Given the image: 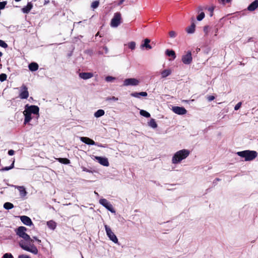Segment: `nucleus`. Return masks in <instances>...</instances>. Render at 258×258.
Here are the masks:
<instances>
[{
  "instance_id": "nucleus-51",
  "label": "nucleus",
  "mask_w": 258,
  "mask_h": 258,
  "mask_svg": "<svg viewBox=\"0 0 258 258\" xmlns=\"http://www.w3.org/2000/svg\"><path fill=\"white\" fill-rule=\"evenodd\" d=\"M82 169H83V171H86L87 172H92V171L91 170H89L88 169H87V168L84 167H82Z\"/></svg>"
},
{
  "instance_id": "nucleus-2",
  "label": "nucleus",
  "mask_w": 258,
  "mask_h": 258,
  "mask_svg": "<svg viewBox=\"0 0 258 258\" xmlns=\"http://www.w3.org/2000/svg\"><path fill=\"white\" fill-rule=\"evenodd\" d=\"M190 151L187 149H182L176 152L172 158V163L174 164L180 163L189 155Z\"/></svg>"
},
{
  "instance_id": "nucleus-24",
  "label": "nucleus",
  "mask_w": 258,
  "mask_h": 258,
  "mask_svg": "<svg viewBox=\"0 0 258 258\" xmlns=\"http://www.w3.org/2000/svg\"><path fill=\"white\" fill-rule=\"evenodd\" d=\"M29 69L32 71L34 72L38 69L39 66L36 62H31L29 64Z\"/></svg>"
},
{
  "instance_id": "nucleus-40",
  "label": "nucleus",
  "mask_w": 258,
  "mask_h": 258,
  "mask_svg": "<svg viewBox=\"0 0 258 258\" xmlns=\"http://www.w3.org/2000/svg\"><path fill=\"white\" fill-rule=\"evenodd\" d=\"M103 49L104 50V52L99 51H98L99 54H103L104 53L107 54L108 52V49L106 46H103Z\"/></svg>"
},
{
  "instance_id": "nucleus-15",
  "label": "nucleus",
  "mask_w": 258,
  "mask_h": 258,
  "mask_svg": "<svg viewBox=\"0 0 258 258\" xmlns=\"http://www.w3.org/2000/svg\"><path fill=\"white\" fill-rule=\"evenodd\" d=\"M150 40L148 38L144 39V42L141 45V48L144 49L145 48L147 50H149L152 48V46L149 44Z\"/></svg>"
},
{
  "instance_id": "nucleus-34",
  "label": "nucleus",
  "mask_w": 258,
  "mask_h": 258,
  "mask_svg": "<svg viewBox=\"0 0 258 258\" xmlns=\"http://www.w3.org/2000/svg\"><path fill=\"white\" fill-rule=\"evenodd\" d=\"M128 47L131 50H134L136 47V43L134 41L130 42L128 43Z\"/></svg>"
},
{
  "instance_id": "nucleus-54",
  "label": "nucleus",
  "mask_w": 258,
  "mask_h": 258,
  "mask_svg": "<svg viewBox=\"0 0 258 258\" xmlns=\"http://www.w3.org/2000/svg\"><path fill=\"white\" fill-rule=\"evenodd\" d=\"M253 41V38L252 37H250L248 39V40L246 41V42H244V43H246L247 42H250V41Z\"/></svg>"
},
{
  "instance_id": "nucleus-35",
  "label": "nucleus",
  "mask_w": 258,
  "mask_h": 258,
  "mask_svg": "<svg viewBox=\"0 0 258 258\" xmlns=\"http://www.w3.org/2000/svg\"><path fill=\"white\" fill-rule=\"evenodd\" d=\"M14 162H15V161L14 160L13 161V163H12V164L10 166L5 167L3 168L2 170H3V171H8L9 170H10V169L13 168H14Z\"/></svg>"
},
{
  "instance_id": "nucleus-59",
  "label": "nucleus",
  "mask_w": 258,
  "mask_h": 258,
  "mask_svg": "<svg viewBox=\"0 0 258 258\" xmlns=\"http://www.w3.org/2000/svg\"><path fill=\"white\" fill-rule=\"evenodd\" d=\"M231 0H226V3H229L230 2Z\"/></svg>"
},
{
  "instance_id": "nucleus-18",
  "label": "nucleus",
  "mask_w": 258,
  "mask_h": 258,
  "mask_svg": "<svg viewBox=\"0 0 258 258\" xmlns=\"http://www.w3.org/2000/svg\"><path fill=\"white\" fill-rule=\"evenodd\" d=\"M80 140L83 143L87 144V145H95V142L92 139L88 138V137H81Z\"/></svg>"
},
{
  "instance_id": "nucleus-52",
  "label": "nucleus",
  "mask_w": 258,
  "mask_h": 258,
  "mask_svg": "<svg viewBox=\"0 0 258 258\" xmlns=\"http://www.w3.org/2000/svg\"><path fill=\"white\" fill-rule=\"evenodd\" d=\"M219 4L225 5L226 3V0H218Z\"/></svg>"
},
{
  "instance_id": "nucleus-21",
  "label": "nucleus",
  "mask_w": 258,
  "mask_h": 258,
  "mask_svg": "<svg viewBox=\"0 0 258 258\" xmlns=\"http://www.w3.org/2000/svg\"><path fill=\"white\" fill-rule=\"evenodd\" d=\"M196 25L195 22L191 23L190 26L186 27V31L188 34H192L195 31Z\"/></svg>"
},
{
  "instance_id": "nucleus-5",
  "label": "nucleus",
  "mask_w": 258,
  "mask_h": 258,
  "mask_svg": "<svg viewBox=\"0 0 258 258\" xmlns=\"http://www.w3.org/2000/svg\"><path fill=\"white\" fill-rule=\"evenodd\" d=\"M105 228L106 232L107 235L109 239L113 242L117 243L118 242V239L114 233L112 231L111 228L107 225H105Z\"/></svg>"
},
{
  "instance_id": "nucleus-43",
  "label": "nucleus",
  "mask_w": 258,
  "mask_h": 258,
  "mask_svg": "<svg viewBox=\"0 0 258 258\" xmlns=\"http://www.w3.org/2000/svg\"><path fill=\"white\" fill-rule=\"evenodd\" d=\"M115 78L111 76H107L105 78V81L108 82H112L114 80Z\"/></svg>"
},
{
  "instance_id": "nucleus-60",
  "label": "nucleus",
  "mask_w": 258,
  "mask_h": 258,
  "mask_svg": "<svg viewBox=\"0 0 258 258\" xmlns=\"http://www.w3.org/2000/svg\"><path fill=\"white\" fill-rule=\"evenodd\" d=\"M99 32H97V33L96 34V37L99 35Z\"/></svg>"
},
{
  "instance_id": "nucleus-16",
  "label": "nucleus",
  "mask_w": 258,
  "mask_h": 258,
  "mask_svg": "<svg viewBox=\"0 0 258 258\" xmlns=\"http://www.w3.org/2000/svg\"><path fill=\"white\" fill-rule=\"evenodd\" d=\"M96 159L97 160V161L100 164L104 166H108L109 165V162L106 158L102 157H96Z\"/></svg>"
},
{
  "instance_id": "nucleus-36",
  "label": "nucleus",
  "mask_w": 258,
  "mask_h": 258,
  "mask_svg": "<svg viewBox=\"0 0 258 258\" xmlns=\"http://www.w3.org/2000/svg\"><path fill=\"white\" fill-rule=\"evenodd\" d=\"M99 3L97 1H94L91 4V7L93 9H96L99 6Z\"/></svg>"
},
{
  "instance_id": "nucleus-41",
  "label": "nucleus",
  "mask_w": 258,
  "mask_h": 258,
  "mask_svg": "<svg viewBox=\"0 0 258 258\" xmlns=\"http://www.w3.org/2000/svg\"><path fill=\"white\" fill-rule=\"evenodd\" d=\"M106 101H110V100H113V101H117L118 100V98L117 97H115V96H112V97H108L106 98Z\"/></svg>"
},
{
  "instance_id": "nucleus-37",
  "label": "nucleus",
  "mask_w": 258,
  "mask_h": 258,
  "mask_svg": "<svg viewBox=\"0 0 258 258\" xmlns=\"http://www.w3.org/2000/svg\"><path fill=\"white\" fill-rule=\"evenodd\" d=\"M7 76L6 74H1L0 75V81L1 82H4L7 80Z\"/></svg>"
},
{
  "instance_id": "nucleus-55",
  "label": "nucleus",
  "mask_w": 258,
  "mask_h": 258,
  "mask_svg": "<svg viewBox=\"0 0 258 258\" xmlns=\"http://www.w3.org/2000/svg\"><path fill=\"white\" fill-rule=\"evenodd\" d=\"M213 31L215 32V35L216 36L217 35L216 33L218 32V29L216 27H215Z\"/></svg>"
},
{
  "instance_id": "nucleus-14",
  "label": "nucleus",
  "mask_w": 258,
  "mask_h": 258,
  "mask_svg": "<svg viewBox=\"0 0 258 258\" xmlns=\"http://www.w3.org/2000/svg\"><path fill=\"white\" fill-rule=\"evenodd\" d=\"M165 55L170 57V60H173L176 58V54L175 51L172 49H166L165 51Z\"/></svg>"
},
{
  "instance_id": "nucleus-17",
  "label": "nucleus",
  "mask_w": 258,
  "mask_h": 258,
  "mask_svg": "<svg viewBox=\"0 0 258 258\" xmlns=\"http://www.w3.org/2000/svg\"><path fill=\"white\" fill-rule=\"evenodd\" d=\"M258 8V0H255L252 2L247 7L248 11L252 12Z\"/></svg>"
},
{
  "instance_id": "nucleus-7",
  "label": "nucleus",
  "mask_w": 258,
  "mask_h": 258,
  "mask_svg": "<svg viewBox=\"0 0 258 258\" xmlns=\"http://www.w3.org/2000/svg\"><path fill=\"white\" fill-rule=\"evenodd\" d=\"M140 81L135 78L126 79L123 81V86H137L139 84Z\"/></svg>"
},
{
  "instance_id": "nucleus-61",
  "label": "nucleus",
  "mask_w": 258,
  "mask_h": 258,
  "mask_svg": "<svg viewBox=\"0 0 258 258\" xmlns=\"http://www.w3.org/2000/svg\"><path fill=\"white\" fill-rule=\"evenodd\" d=\"M16 2H20L21 1V0H15Z\"/></svg>"
},
{
  "instance_id": "nucleus-13",
  "label": "nucleus",
  "mask_w": 258,
  "mask_h": 258,
  "mask_svg": "<svg viewBox=\"0 0 258 258\" xmlns=\"http://www.w3.org/2000/svg\"><path fill=\"white\" fill-rule=\"evenodd\" d=\"M20 220L24 224L27 226H31L33 225V222L31 219L27 216H20Z\"/></svg>"
},
{
  "instance_id": "nucleus-58",
  "label": "nucleus",
  "mask_w": 258,
  "mask_h": 258,
  "mask_svg": "<svg viewBox=\"0 0 258 258\" xmlns=\"http://www.w3.org/2000/svg\"><path fill=\"white\" fill-rule=\"evenodd\" d=\"M38 243H40L41 242V240L38 239H36V240Z\"/></svg>"
},
{
  "instance_id": "nucleus-42",
  "label": "nucleus",
  "mask_w": 258,
  "mask_h": 258,
  "mask_svg": "<svg viewBox=\"0 0 258 258\" xmlns=\"http://www.w3.org/2000/svg\"><path fill=\"white\" fill-rule=\"evenodd\" d=\"M7 4V1H3L2 2H0V10H3V9H5Z\"/></svg>"
},
{
  "instance_id": "nucleus-9",
  "label": "nucleus",
  "mask_w": 258,
  "mask_h": 258,
  "mask_svg": "<svg viewBox=\"0 0 258 258\" xmlns=\"http://www.w3.org/2000/svg\"><path fill=\"white\" fill-rule=\"evenodd\" d=\"M21 91L19 94V97L21 99H27L29 97V92L27 86L23 84L21 87Z\"/></svg>"
},
{
  "instance_id": "nucleus-31",
  "label": "nucleus",
  "mask_w": 258,
  "mask_h": 258,
  "mask_svg": "<svg viewBox=\"0 0 258 258\" xmlns=\"http://www.w3.org/2000/svg\"><path fill=\"white\" fill-rule=\"evenodd\" d=\"M171 71L169 69H166L162 71V78H165L170 75Z\"/></svg>"
},
{
  "instance_id": "nucleus-62",
  "label": "nucleus",
  "mask_w": 258,
  "mask_h": 258,
  "mask_svg": "<svg viewBox=\"0 0 258 258\" xmlns=\"http://www.w3.org/2000/svg\"><path fill=\"white\" fill-rule=\"evenodd\" d=\"M36 239H37L36 237H34V239L36 240Z\"/></svg>"
},
{
  "instance_id": "nucleus-47",
  "label": "nucleus",
  "mask_w": 258,
  "mask_h": 258,
  "mask_svg": "<svg viewBox=\"0 0 258 258\" xmlns=\"http://www.w3.org/2000/svg\"><path fill=\"white\" fill-rule=\"evenodd\" d=\"M242 103L241 102H238L234 107L235 110H238L241 107Z\"/></svg>"
},
{
  "instance_id": "nucleus-46",
  "label": "nucleus",
  "mask_w": 258,
  "mask_h": 258,
  "mask_svg": "<svg viewBox=\"0 0 258 258\" xmlns=\"http://www.w3.org/2000/svg\"><path fill=\"white\" fill-rule=\"evenodd\" d=\"M169 35L171 38H175L176 36V34L174 31H171L169 32Z\"/></svg>"
},
{
  "instance_id": "nucleus-6",
  "label": "nucleus",
  "mask_w": 258,
  "mask_h": 258,
  "mask_svg": "<svg viewBox=\"0 0 258 258\" xmlns=\"http://www.w3.org/2000/svg\"><path fill=\"white\" fill-rule=\"evenodd\" d=\"M99 203L105 207L108 210L112 213L115 212V211L112 205L105 199H101L99 200Z\"/></svg>"
},
{
  "instance_id": "nucleus-44",
  "label": "nucleus",
  "mask_w": 258,
  "mask_h": 258,
  "mask_svg": "<svg viewBox=\"0 0 258 258\" xmlns=\"http://www.w3.org/2000/svg\"><path fill=\"white\" fill-rule=\"evenodd\" d=\"M208 11L210 12V16L212 17L213 15V12L214 10V8L213 7H211L208 8Z\"/></svg>"
},
{
  "instance_id": "nucleus-10",
  "label": "nucleus",
  "mask_w": 258,
  "mask_h": 258,
  "mask_svg": "<svg viewBox=\"0 0 258 258\" xmlns=\"http://www.w3.org/2000/svg\"><path fill=\"white\" fill-rule=\"evenodd\" d=\"M172 110L178 115H183L186 113L187 110L183 107L172 106Z\"/></svg>"
},
{
  "instance_id": "nucleus-26",
  "label": "nucleus",
  "mask_w": 258,
  "mask_h": 258,
  "mask_svg": "<svg viewBox=\"0 0 258 258\" xmlns=\"http://www.w3.org/2000/svg\"><path fill=\"white\" fill-rule=\"evenodd\" d=\"M59 163L64 164H69L70 163V160L67 158H58L56 159Z\"/></svg>"
},
{
  "instance_id": "nucleus-28",
  "label": "nucleus",
  "mask_w": 258,
  "mask_h": 258,
  "mask_svg": "<svg viewBox=\"0 0 258 258\" xmlns=\"http://www.w3.org/2000/svg\"><path fill=\"white\" fill-rule=\"evenodd\" d=\"M105 114V112L102 109H99L94 114V116L96 117H101Z\"/></svg>"
},
{
  "instance_id": "nucleus-32",
  "label": "nucleus",
  "mask_w": 258,
  "mask_h": 258,
  "mask_svg": "<svg viewBox=\"0 0 258 258\" xmlns=\"http://www.w3.org/2000/svg\"><path fill=\"white\" fill-rule=\"evenodd\" d=\"M149 125L153 128H156L157 126V124L154 119H151L148 122Z\"/></svg>"
},
{
  "instance_id": "nucleus-12",
  "label": "nucleus",
  "mask_w": 258,
  "mask_h": 258,
  "mask_svg": "<svg viewBox=\"0 0 258 258\" xmlns=\"http://www.w3.org/2000/svg\"><path fill=\"white\" fill-rule=\"evenodd\" d=\"M205 9H207V8H205ZM204 9V8L202 7V6H199L198 8L197 12L199 14L197 17V19L199 21H202L205 16L204 12H202Z\"/></svg>"
},
{
  "instance_id": "nucleus-19",
  "label": "nucleus",
  "mask_w": 258,
  "mask_h": 258,
  "mask_svg": "<svg viewBox=\"0 0 258 258\" xmlns=\"http://www.w3.org/2000/svg\"><path fill=\"white\" fill-rule=\"evenodd\" d=\"M79 77L84 80H87L90 79L93 77V74L92 73H80L79 74Z\"/></svg>"
},
{
  "instance_id": "nucleus-25",
  "label": "nucleus",
  "mask_w": 258,
  "mask_h": 258,
  "mask_svg": "<svg viewBox=\"0 0 258 258\" xmlns=\"http://www.w3.org/2000/svg\"><path fill=\"white\" fill-rule=\"evenodd\" d=\"M47 226L52 230H54L56 227V223L53 220H50L47 222Z\"/></svg>"
},
{
  "instance_id": "nucleus-39",
  "label": "nucleus",
  "mask_w": 258,
  "mask_h": 258,
  "mask_svg": "<svg viewBox=\"0 0 258 258\" xmlns=\"http://www.w3.org/2000/svg\"><path fill=\"white\" fill-rule=\"evenodd\" d=\"M0 46L6 48L8 47V45L4 41L0 39Z\"/></svg>"
},
{
  "instance_id": "nucleus-50",
  "label": "nucleus",
  "mask_w": 258,
  "mask_h": 258,
  "mask_svg": "<svg viewBox=\"0 0 258 258\" xmlns=\"http://www.w3.org/2000/svg\"><path fill=\"white\" fill-rule=\"evenodd\" d=\"M15 151L13 150H10L8 151V154L10 156H12L14 154Z\"/></svg>"
},
{
  "instance_id": "nucleus-1",
  "label": "nucleus",
  "mask_w": 258,
  "mask_h": 258,
  "mask_svg": "<svg viewBox=\"0 0 258 258\" xmlns=\"http://www.w3.org/2000/svg\"><path fill=\"white\" fill-rule=\"evenodd\" d=\"M16 234L24 240H21L19 242L20 246L24 250L30 252L33 254L38 253V250L33 244V240L26 233L27 228L24 226H20L15 230Z\"/></svg>"
},
{
  "instance_id": "nucleus-56",
  "label": "nucleus",
  "mask_w": 258,
  "mask_h": 258,
  "mask_svg": "<svg viewBox=\"0 0 258 258\" xmlns=\"http://www.w3.org/2000/svg\"><path fill=\"white\" fill-rule=\"evenodd\" d=\"M191 21L192 23L194 22H195V18L194 17H192L191 18Z\"/></svg>"
},
{
  "instance_id": "nucleus-57",
  "label": "nucleus",
  "mask_w": 258,
  "mask_h": 258,
  "mask_svg": "<svg viewBox=\"0 0 258 258\" xmlns=\"http://www.w3.org/2000/svg\"><path fill=\"white\" fill-rule=\"evenodd\" d=\"M124 0H121L119 3H118V5H120L122 4V3L123 2Z\"/></svg>"
},
{
  "instance_id": "nucleus-8",
  "label": "nucleus",
  "mask_w": 258,
  "mask_h": 258,
  "mask_svg": "<svg viewBox=\"0 0 258 258\" xmlns=\"http://www.w3.org/2000/svg\"><path fill=\"white\" fill-rule=\"evenodd\" d=\"M27 107V108H26L24 112H28L30 114L32 113L34 114H38L39 111V108L36 105H31L28 106V105L26 106V107Z\"/></svg>"
},
{
  "instance_id": "nucleus-29",
  "label": "nucleus",
  "mask_w": 258,
  "mask_h": 258,
  "mask_svg": "<svg viewBox=\"0 0 258 258\" xmlns=\"http://www.w3.org/2000/svg\"><path fill=\"white\" fill-rule=\"evenodd\" d=\"M4 208L6 210H10L14 208V205L10 202H6L4 205Z\"/></svg>"
},
{
  "instance_id": "nucleus-45",
  "label": "nucleus",
  "mask_w": 258,
  "mask_h": 258,
  "mask_svg": "<svg viewBox=\"0 0 258 258\" xmlns=\"http://www.w3.org/2000/svg\"><path fill=\"white\" fill-rule=\"evenodd\" d=\"M2 258H14V257L11 253H6L3 255Z\"/></svg>"
},
{
  "instance_id": "nucleus-22",
  "label": "nucleus",
  "mask_w": 258,
  "mask_h": 258,
  "mask_svg": "<svg viewBox=\"0 0 258 258\" xmlns=\"http://www.w3.org/2000/svg\"><path fill=\"white\" fill-rule=\"evenodd\" d=\"M131 95L136 98H139L141 96L143 97H146L148 94L146 92H141L139 93L133 92L131 94Z\"/></svg>"
},
{
  "instance_id": "nucleus-48",
  "label": "nucleus",
  "mask_w": 258,
  "mask_h": 258,
  "mask_svg": "<svg viewBox=\"0 0 258 258\" xmlns=\"http://www.w3.org/2000/svg\"><path fill=\"white\" fill-rule=\"evenodd\" d=\"M18 258H31L29 255L25 254H21L18 256Z\"/></svg>"
},
{
  "instance_id": "nucleus-53",
  "label": "nucleus",
  "mask_w": 258,
  "mask_h": 258,
  "mask_svg": "<svg viewBox=\"0 0 258 258\" xmlns=\"http://www.w3.org/2000/svg\"><path fill=\"white\" fill-rule=\"evenodd\" d=\"M221 180V179L220 178H216L213 181V184H216L217 182Z\"/></svg>"
},
{
  "instance_id": "nucleus-38",
  "label": "nucleus",
  "mask_w": 258,
  "mask_h": 258,
  "mask_svg": "<svg viewBox=\"0 0 258 258\" xmlns=\"http://www.w3.org/2000/svg\"><path fill=\"white\" fill-rule=\"evenodd\" d=\"M212 27H210L209 26L207 25L204 26V32L205 33V35H208V34L209 31V29H211Z\"/></svg>"
},
{
  "instance_id": "nucleus-49",
  "label": "nucleus",
  "mask_w": 258,
  "mask_h": 258,
  "mask_svg": "<svg viewBox=\"0 0 258 258\" xmlns=\"http://www.w3.org/2000/svg\"><path fill=\"white\" fill-rule=\"evenodd\" d=\"M214 99H215V97L214 96H212V95L209 96L208 97V100L209 101H212L214 100Z\"/></svg>"
},
{
  "instance_id": "nucleus-3",
  "label": "nucleus",
  "mask_w": 258,
  "mask_h": 258,
  "mask_svg": "<svg viewBox=\"0 0 258 258\" xmlns=\"http://www.w3.org/2000/svg\"><path fill=\"white\" fill-rule=\"evenodd\" d=\"M237 154L244 158L245 161H251L254 159L257 156V153L255 151L244 150L238 152Z\"/></svg>"
},
{
  "instance_id": "nucleus-11",
  "label": "nucleus",
  "mask_w": 258,
  "mask_h": 258,
  "mask_svg": "<svg viewBox=\"0 0 258 258\" xmlns=\"http://www.w3.org/2000/svg\"><path fill=\"white\" fill-rule=\"evenodd\" d=\"M182 61L184 64H189L192 62V57L190 51H188L187 53L182 56Z\"/></svg>"
},
{
  "instance_id": "nucleus-30",
  "label": "nucleus",
  "mask_w": 258,
  "mask_h": 258,
  "mask_svg": "<svg viewBox=\"0 0 258 258\" xmlns=\"http://www.w3.org/2000/svg\"><path fill=\"white\" fill-rule=\"evenodd\" d=\"M170 225H171V223L169 221L164 223V225L162 226V228L163 227L164 228L163 230L165 231V232H164V233H167L166 231H168L169 230V229H166L165 228L168 227H169L170 228L172 227V226H170ZM162 231H163V229H162Z\"/></svg>"
},
{
  "instance_id": "nucleus-27",
  "label": "nucleus",
  "mask_w": 258,
  "mask_h": 258,
  "mask_svg": "<svg viewBox=\"0 0 258 258\" xmlns=\"http://www.w3.org/2000/svg\"><path fill=\"white\" fill-rule=\"evenodd\" d=\"M18 189L21 196L24 197L26 195L27 192L26 191L25 188L24 186H18Z\"/></svg>"
},
{
  "instance_id": "nucleus-20",
  "label": "nucleus",
  "mask_w": 258,
  "mask_h": 258,
  "mask_svg": "<svg viewBox=\"0 0 258 258\" xmlns=\"http://www.w3.org/2000/svg\"><path fill=\"white\" fill-rule=\"evenodd\" d=\"M33 7V5L31 2L28 3L27 6L22 9V11L25 14H28Z\"/></svg>"
},
{
  "instance_id": "nucleus-33",
  "label": "nucleus",
  "mask_w": 258,
  "mask_h": 258,
  "mask_svg": "<svg viewBox=\"0 0 258 258\" xmlns=\"http://www.w3.org/2000/svg\"><path fill=\"white\" fill-rule=\"evenodd\" d=\"M140 113L141 115L147 118H149L150 117V114L144 110H141L140 111Z\"/></svg>"
},
{
  "instance_id": "nucleus-4",
  "label": "nucleus",
  "mask_w": 258,
  "mask_h": 258,
  "mask_svg": "<svg viewBox=\"0 0 258 258\" xmlns=\"http://www.w3.org/2000/svg\"><path fill=\"white\" fill-rule=\"evenodd\" d=\"M121 18V14L120 13L117 12L115 13L111 21V26L113 27H117L120 24Z\"/></svg>"
},
{
  "instance_id": "nucleus-23",
  "label": "nucleus",
  "mask_w": 258,
  "mask_h": 258,
  "mask_svg": "<svg viewBox=\"0 0 258 258\" xmlns=\"http://www.w3.org/2000/svg\"><path fill=\"white\" fill-rule=\"evenodd\" d=\"M23 113L25 116L24 124L25 125L29 121H30V120L32 119V117L31 114H30L29 113H28V112L24 111Z\"/></svg>"
}]
</instances>
